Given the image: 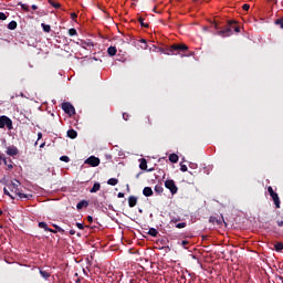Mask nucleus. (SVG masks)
<instances>
[{"instance_id":"nucleus-13","label":"nucleus","mask_w":283,"mask_h":283,"mask_svg":"<svg viewBox=\"0 0 283 283\" xmlns=\"http://www.w3.org/2000/svg\"><path fill=\"white\" fill-rule=\"evenodd\" d=\"M143 195L146 197V198H149L151 196H154V190L151 189V187H145L143 189Z\"/></svg>"},{"instance_id":"nucleus-1","label":"nucleus","mask_w":283,"mask_h":283,"mask_svg":"<svg viewBox=\"0 0 283 283\" xmlns=\"http://www.w3.org/2000/svg\"><path fill=\"white\" fill-rule=\"evenodd\" d=\"M213 28L217 30V34L223 38L231 36V34H233V31L237 33L240 32V27L235 25V21L233 20H229L227 22V25L222 28L220 27V24H218V22H214Z\"/></svg>"},{"instance_id":"nucleus-11","label":"nucleus","mask_w":283,"mask_h":283,"mask_svg":"<svg viewBox=\"0 0 283 283\" xmlns=\"http://www.w3.org/2000/svg\"><path fill=\"white\" fill-rule=\"evenodd\" d=\"M136 205H138V197H135V196L128 197V206L130 207V209H134Z\"/></svg>"},{"instance_id":"nucleus-22","label":"nucleus","mask_w":283,"mask_h":283,"mask_svg":"<svg viewBox=\"0 0 283 283\" xmlns=\"http://www.w3.org/2000/svg\"><path fill=\"white\" fill-rule=\"evenodd\" d=\"M107 185H111V187H116V185H118V179L111 178L107 180Z\"/></svg>"},{"instance_id":"nucleus-40","label":"nucleus","mask_w":283,"mask_h":283,"mask_svg":"<svg viewBox=\"0 0 283 283\" xmlns=\"http://www.w3.org/2000/svg\"><path fill=\"white\" fill-rule=\"evenodd\" d=\"M6 19H8V15H6L3 12H0V21H6Z\"/></svg>"},{"instance_id":"nucleus-14","label":"nucleus","mask_w":283,"mask_h":283,"mask_svg":"<svg viewBox=\"0 0 283 283\" xmlns=\"http://www.w3.org/2000/svg\"><path fill=\"white\" fill-rule=\"evenodd\" d=\"M67 137L71 138L72 140H74V138H76V136H78V133L75 129H69L67 130Z\"/></svg>"},{"instance_id":"nucleus-48","label":"nucleus","mask_w":283,"mask_h":283,"mask_svg":"<svg viewBox=\"0 0 283 283\" xmlns=\"http://www.w3.org/2000/svg\"><path fill=\"white\" fill-rule=\"evenodd\" d=\"M117 198H125V193L124 192H118Z\"/></svg>"},{"instance_id":"nucleus-42","label":"nucleus","mask_w":283,"mask_h":283,"mask_svg":"<svg viewBox=\"0 0 283 283\" xmlns=\"http://www.w3.org/2000/svg\"><path fill=\"white\" fill-rule=\"evenodd\" d=\"M251 8V6L250 4H243L242 6V10H244L245 12H248V10Z\"/></svg>"},{"instance_id":"nucleus-19","label":"nucleus","mask_w":283,"mask_h":283,"mask_svg":"<svg viewBox=\"0 0 283 283\" xmlns=\"http://www.w3.org/2000/svg\"><path fill=\"white\" fill-rule=\"evenodd\" d=\"M148 235H151V238H158V230L155 228H150L148 231Z\"/></svg>"},{"instance_id":"nucleus-12","label":"nucleus","mask_w":283,"mask_h":283,"mask_svg":"<svg viewBox=\"0 0 283 283\" xmlns=\"http://www.w3.org/2000/svg\"><path fill=\"white\" fill-rule=\"evenodd\" d=\"M270 196H271L276 209H280V196L277 195V192H273Z\"/></svg>"},{"instance_id":"nucleus-30","label":"nucleus","mask_w":283,"mask_h":283,"mask_svg":"<svg viewBox=\"0 0 283 283\" xmlns=\"http://www.w3.org/2000/svg\"><path fill=\"white\" fill-rule=\"evenodd\" d=\"M3 193L4 196H9V198H11V200H14V196H12V193H10V190L8 188H3Z\"/></svg>"},{"instance_id":"nucleus-15","label":"nucleus","mask_w":283,"mask_h":283,"mask_svg":"<svg viewBox=\"0 0 283 283\" xmlns=\"http://www.w3.org/2000/svg\"><path fill=\"white\" fill-rule=\"evenodd\" d=\"M116 52H118V50L116 49V46H109L107 49V54L108 56H116Z\"/></svg>"},{"instance_id":"nucleus-43","label":"nucleus","mask_w":283,"mask_h":283,"mask_svg":"<svg viewBox=\"0 0 283 283\" xmlns=\"http://www.w3.org/2000/svg\"><path fill=\"white\" fill-rule=\"evenodd\" d=\"M268 192L271 195L275 193V191L273 190V187L269 186L268 187Z\"/></svg>"},{"instance_id":"nucleus-9","label":"nucleus","mask_w":283,"mask_h":283,"mask_svg":"<svg viewBox=\"0 0 283 283\" xmlns=\"http://www.w3.org/2000/svg\"><path fill=\"white\" fill-rule=\"evenodd\" d=\"M6 153L8 156H19V148L15 146H9Z\"/></svg>"},{"instance_id":"nucleus-32","label":"nucleus","mask_w":283,"mask_h":283,"mask_svg":"<svg viewBox=\"0 0 283 283\" xmlns=\"http://www.w3.org/2000/svg\"><path fill=\"white\" fill-rule=\"evenodd\" d=\"M275 25H280V28L283 30V18L276 19Z\"/></svg>"},{"instance_id":"nucleus-24","label":"nucleus","mask_w":283,"mask_h":283,"mask_svg":"<svg viewBox=\"0 0 283 283\" xmlns=\"http://www.w3.org/2000/svg\"><path fill=\"white\" fill-rule=\"evenodd\" d=\"M179 157L176 154H170L169 155V161L170 163H178Z\"/></svg>"},{"instance_id":"nucleus-16","label":"nucleus","mask_w":283,"mask_h":283,"mask_svg":"<svg viewBox=\"0 0 283 283\" xmlns=\"http://www.w3.org/2000/svg\"><path fill=\"white\" fill-rule=\"evenodd\" d=\"M139 169H142L143 171L147 170V159H140Z\"/></svg>"},{"instance_id":"nucleus-45","label":"nucleus","mask_w":283,"mask_h":283,"mask_svg":"<svg viewBox=\"0 0 283 283\" xmlns=\"http://www.w3.org/2000/svg\"><path fill=\"white\" fill-rule=\"evenodd\" d=\"M77 229H80L81 231H83V229H85V226H83V223H76Z\"/></svg>"},{"instance_id":"nucleus-6","label":"nucleus","mask_w":283,"mask_h":283,"mask_svg":"<svg viewBox=\"0 0 283 283\" xmlns=\"http://www.w3.org/2000/svg\"><path fill=\"white\" fill-rule=\"evenodd\" d=\"M4 127L12 129V119L6 115H2L0 116V129H3Z\"/></svg>"},{"instance_id":"nucleus-2","label":"nucleus","mask_w":283,"mask_h":283,"mask_svg":"<svg viewBox=\"0 0 283 283\" xmlns=\"http://www.w3.org/2000/svg\"><path fill=\"white\" fill-rule=\"evenodd\" d=\"M19 185H21L19 180H15V182L11 181L10 184H7V188L11 191V193H15V196H19L20 199L25 198L27 200H30L32 198V195H25L21 192Z\"/></svg>"},{"instance_id":"nucleus-25","label":"nucleus","mask_w":283,"mask_h":283,"mask_svg":"<svg viewBox=\"0 0 283 283\" xmlns=\"http://www.w3.org/2000/svg\"><path fill=\"white\" fill-rule=\"evenodd\" d=\"M40 275H41L44 280H49V277H50V272L44 271V270H40Z\"/></svg>"},{"instance_id":"nucleus-54","label":"nucleus","mask_w":283,"mask_h":283,"mask_svg":"<svg viewBox=\"0 0 283 283\" xmlns=\"http://www.w3.org/2000/svg\"><path fill=\"white\" fill-rule=\"evenodd\" d=\"M171 222H178V219H172Z\"/></svg>"},{"instance_id":"nucleus-17","label":"nucleus","mask_w":283,"mask_h":283,"mask_svg":"<svg viewBox=\"0 0 283 283\" xmlns=\"http://www.w3.org/2000/svg\"><path fill=\"white\" fill-rule=\"evenodd\" d=\"M96 191H101V184L98 182H95L92 189L90 190L91 193H96Z\"/></svg>"},{"instance_id":"nucleus-37","label":"nucleus","mask_w":283,"mask_h":283,"mask_svg":"<svg viewBox=\"0 0 283 283\" xmlns=\"http://www.w3.org/2000/svg\"><path fill=\"white\" fill-rule=\"evenodd\" d=\"M60 160L62 163H70V157L69 156H62V157H60Z\"/></svg>"},{"instance_id":"nucleus-53","label":"nucleus","mask_w":283,"mask_h":283,"mask_svg":"<svg viewBox=\"0 0 283 283\" xmlns=\"http://www.w3.org/2000/svg\"><path fill=\"white\" fill-rule=\"evenodd\" d=\"M38 138H39V139L43 138V134L39 133V134H38Z\"/></svg>"},{"instance_id":"nucleus-29","label":"nucleus","mask_w":283,"mask_h":283,"mask_svg":"<svg viewBox=\"0 0 283 283\" xmlns=\"http://www.w3.org/2000/svg\"><path fill=\"white\" fill-rule=\"evenodd\" d=\"M42 30L44 32H51L52 31V27H50L49 24L42 23Z\"/></svg>"},{"instance_id":"nucleus-34","label":"nucleus","mask_w":283,"mask_h":283,"mask_svg":"<svg viewBox=\"0 0 283 283\" xmlns=\"http://www.w3.org/2000/svg\"><path fill=\"white\" fill-rule=\"evenodd\" d=\"M275 251H282L283 250V244L282 242H277L276 244H274Z\"/></svg>"},{"instance_id":"nucleus-21","label":"nucleus","mask_w":283,"mask_h":283,"mask_svg":"<svg viewBox=\"0 0 283 283\" xmlns=\"http://www.w3.org/2000/svg\"><path fill=\"white\" fill-rule=\"evenodd\" d=\"M52 227L55 228L54 231H56V233H65V230L61 228L59 224L52 223Z\"/></svg>"},{"instance_id":"nucleus-3","label":"nucleus","mask_w":283,"mask_h":283,"mask_svg":"<svg viewBox=\"0 0 283 283\" xmlns=\"http://www.w3.org/2000/svg\"><path fill=\"white\" fill-rule=\"evenodd\" d=\"M189 50V46L187 44H172L169 49L168 52L171 54H180V52H187Z\"/></svg>"},{"instance_id":"nucleus-7","label":"nucleus","mask_w":283,"mask_h":283,"mask_svg":"<svg viewBox=\"0 0 283 283\" xmlns=\"http://www.w3.org/2000/svg\"><path fill=\"white\" fill-rule=\"evenodd\" d=\"M84 165H90V167H98L101 165V159L96 156H91L84 161Z\"/></svg>"},{"instance_id":"nucleus-47","label":"nucleus","mask_w":283,"mask_h":283,"mask_svg":"<svg viewBox=\"0 0 283 283\" xmlns=\"http://www.w3.org/2000/svg\"><path fill=\"white\" fill-rule=\"evenodd\" d=\"M123 118H124L125 120H129V114L124 113V114H123Z\"/></svg>"},{"instance_id":"nucleus-50","label":"nucleus","mask_w":283,"mask_h":283,"mask_svg":"<svg viewBox=\"0 0 283 283\" xmlns=\"http://www.w3.org/2000/svg\"><path fill=\"white\" fill-rule=\"evenodd\" d=\"M276 224H277V227H283V221L277 220Z\"/></svg>"},{"instance_id":"nucleus-55","label":"nucleus","mask_w":283,"mask_h":283,"mask_svg":"<svg viewBox=\"0 0 283 283\" xmlns=\"http://www.w3.org/2000/svg\"><path fill=\"white\" fill-rule=\"evenodd\" d=\"M2 214H3V211L0 210V216H2Z\"/></svg>"},{"instance_id":"nucleus-39","label":"nucleus","mask_w":283,"mask_h":283,"mask_svg":"<svg viewBox=\"0 0 283 283\" xmlns=\"http://www.w3.org/2000/svg\"><path fill=\"white\" fill-rule=\"evenodd\" d=\"M144 123H145V125H151V119L149 118V116H146L144 118Z\"/></svg>"},{"instance_id":"nucleus-52","label":"nucleus","mask_w":283,"mask_h":283,"mask_svg":"<svg viewBox=\"0 0 283 283\" xmlns=\"http://www.w3.org/2000/svg\"><path fill=\"white\" fill-rule=\"evenodd\" d=\"M76 231L75 230H70V235H75Z\"/></svg>"},{"instance_id":"nucleus-57","label":"nucleus","mask_w":283,"mask_h":283,"mask_svg":"<svg viewBox=\"0 0 283 283\" xmlns=\"http://www.w3.org/2000/svg\"><path fill=\"white\" fill-rule=\"evenodd\" d=\"M45 144H42L40 147H43Z\"/></svg>"},{"instance_id":"nucleus-41","label":"nucleus","mask_w":283,"mask_h":283,"mask_svg":"<svg viewBox=\"0 0 283 283\" xmlns=\"http://www.w3.org/2000/svg\"><path fill=\"white\" fill-rule=\"evenodd\" d=\"M180 171L182 172L187 171V165L180 164Z\"/></svg>"},{"instance_id":"nucleus-27","label":"nucleus","mask_w":283,"mask_h":283,"mask_svg":"<svg viewBox=\"0 0 283 283\" xmlns=\"http://www.w3.org/2000/svg\"><path fill=\"white\" fill-rule=\"evenodd\" d=\"M8 169H14V165L11 158L7 159V164H4Z\"/></svg>"},{"instance_id":"nucleus-8","label":"nucleus","mask_w":283,"mask_h":283,"mask_svg":"<svg viewBox=\"0 0 283 283\" xmlns=\"http://www.w3.org/2000/svg\"><path fill=\"white\" fill-rule=\"evenodd\" d=\"M209 222L211 224H217V227H222V224H227V222H224V218L223 217H210L209 218Z\"/></svg>"},{"instance_id":"nucleus-33","label":"nucleus","mask_w":283,"mask_h":283,"mask_svg":"<svg viewBox=\"0 0 283 283\" xmlns=\"http://www.w3.org/2000/svg\"><path fill=\"white\" fill-rule=\"evenodd\" d=\"M69 34H70V36H76V34H78V32L76 31V29L72 28L69 30Z\"/></svg>"},{"instance_id":"nucleus-26","label":"nucleus","mask_w":283,"mask_h":283,"mask_svg":"<svg viewBox=\"0 0 283 283\" xmlns=\"http://www.w3.org/2000/svg\"><path fill=\"white\" fill-rule=\"evenodd\" d=\"M49 3H50V6L55 8V10H59V8H61V3L55 2L54 0H49Z\"/></svg>"},{"instance_id":"nucleus-10","label":"nucleus","mask_w":283,"mask_h":283,"mask_svg":"<svg viewBox=\"0 0 283 283\" xmlns=\"http://www.w3.org/2000/svg\"><path fill=\"white\" fill-rule=\"evenodd\" d=\"M38 227L40 229H44V231H49L50 233H56V231H54V229L48 227V223H45L44 221L39 222Z\"/></svg>"},{"instance_id":"nucleus-20","label":"nucleus","mask_w":283,"mask_h":283,"mask_svg":"<svg viewBox=\"0 0 283 283\" xmlns=\"http://www.w3.org/2000/svg\"><path fill=\"white\" fill-rule=\"evenodd\" d=\"M163 191H165V188H163V185L155 186V193H158V196H160V193H163Z\"/></svg>"},{"instance_id":"nucleus-5","label":"nucleus","mask_w":283,"mask_h":283,"mask_svg":"<svg viewBox=\"0 0 283 283\" xmlns=\"http://www.w3.org/2000/svg\"><path fill=\"white\" fill-rule=\"evenodd\" d=\"M62 109L69 116H74V114H76V108H74V105H72L70 102L62 103Z\"/></svg>"},{"instance_id":"nucleus-28","label":"nucleus","mask_w":283,"mask_h":283,"mask_svg":"<svg viewBox=\"0 0 283 283\" xmlns=\"http://www.w3.org/2000/svg\"><path fill=\"white\" fill-rule=\"evenodd\" d=\"M17 21H11V22H9V24H8V29L9 30H17Z\"/></svg>"},{"instance_id":"nucleus-36","label":"nucleus","mask_w":283,"mask_h":283,"mask_svg":"<svg viewBox=\"0 0 283 283\" xmlns=\"http://www.w3.org/2000/svg\"><path fill=\"white\" fill-rule=\"evenodd\" d=\"M139 43H144L145 46H142V50H147V40L140 39Z\"/></svg>"},{"instance_id":"nucleus-38","label":"nucleus","mask_w":283,"mask_h":283,"mask_svg":"<svg viewBox=\"0 0 283 283\" xmlns=\"http://www.w3.org/2000/svg\"><path fill=\"white\" fill-rule=\"evenodd\" d=\"M185 227H187L186 222L177 223L176 226L177 229H185Z\"/></svg>"},{"instance_id":"nucleus-31","label":"nucleus","mask_w":283,"mask_h":283,"mask_svg":"<svg viewBox=\"0 0 283 283\" xmlns=\"http://www.w3.org/2000/svg\"><path fill=\"white\" fill-rule=\"evenodd\" d=\"M19 6H21L22 10H24V12H30V7L23 2H19Z\"/></svg>"},{"instance_id":"nucleus-23","label":"nucleus","mask_w":283,"mask_h":283,"mask_svg":"<svg viewBox=\"0 0 283 283\" xmlns=\"http://www.w3.org/2000/svg\"><path fill=\"white\" fill-rule=\"evenodd\" d=\"M138 22L140 23L142 28H149V23H145V18L139 17Z\"/></svg>"},{"instance_id":"nucleus-44","label":"nucleus","mask_w":283,"mask_h":283,"mask_svg":"<svg viewBox=\"0 0 283 283\" xmlns=\"http://www.w3.org/2000/svg\"><path fill=\"white\" fill-rule=\"evenodd\" d=\"M187 244H189V241L187 240L181 241V247H184V249H187Z\"/></svg>"},{"instance_id":"nucleus-49","label":"nucleus","mask_w":283,"mask_h":283,"mask_svg":"<svg viewBox=\"0 0 283 283\" xmlns=\"http://www.w3.org/2000/svg\"><path fill=\"white\" fill-rule=\"evenodd\" d=\"M88 222H94V218L92 216L87 217Z\"/></svg>"},{"instance_id":"nucleus-46","label":"nucleus","mask_w":283,"mask_h":283,"mask_svg":"<svg viewBox=\"0 0 283 283\" xmlns=\"http://www.w3.org/2000/svg\"><path fill=\"white\" fill-rule=\"evenodd\" d=\"M71 19H73V21H74L75 19H78V14H76V13H71Z\"/></svg>"},{"instance_id":"nucleus-18","label":"nucleus","mask_w":283,"mask_h":283,"mask_svg":"<svg viewBox=\"0 0 283 283\" xmlns=\"http://www.w3.org/2000/svg\"><path fill=\"white\" fill-rule=\"evenodd\" d=\"M90 206V202L85 201V200H82L80 201L77 205H76V209L81 210L83 209V207H88Z\"/></svg>"},{"instance_id":"nucleus-51","label":"nucleus","mask_w":283,"mask_h":283,"mask_svg":"<svg viewBox=\"0 0 283 283\" xmlns=\"http://www.w3.org/2000/svg\"><path fill=\"white\" fill-rule=\"evenodd\" d=\"M32 10H39V7L36 4H32Z\"/></svg>"},{"instance_id":"nucleus-56","label":"nucleus","mask_w":283,"mask_h":283,"mask_svg":"<svg viewBox=\"0 0 283 283\" xmlns=\"http://www.w3.org/2000/svg\"><path fill=\"white\" fill-rule=\"evenodd\" d=\"M190 167H196V164H192V166H190Z\"/></svg>"},{"instance_id":"nucleus-4","label":"nucleus","mask_w":283,"mask_h":283,"mask_svg":"<svg viewBox=\"0 0 283 283\" xmlns=\"http://www.w3.org/2000/svg\"><path fill=\"white\" fill-rule=\"evenodd\" d=\"M165 187L170 191L171 196H176V193H178V186H176V181H174V179H167L165 181Z\"/></svg>"},{"instance_id":"nucleus-35","label":"nucleus","mask_w":283,"mask_h":283,"mask_svg":"<svg viewBox=\"0 0 283 283\" xmlns=\"http://www.w3.org/2000/svg\"><path fill=\"white\" fill-rule=\"evenodd\" d=\"M1 160H2V163H3L4 165H8V158H6V157L3 156V154H1V151H0V165H1Z\"/></svg>"}]
</instances>
